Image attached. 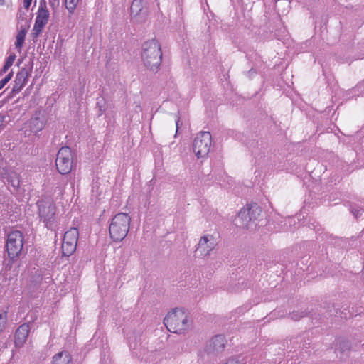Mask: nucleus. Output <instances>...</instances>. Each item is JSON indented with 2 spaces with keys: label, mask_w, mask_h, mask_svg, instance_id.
<instances>
[{
  "label": "nucleus",
  "mask_w": 364,
  "mask_h": 364,
  "mask_svg": "<svg viewBox=\"0 0 364 364\" xmlns=\"http://www.w3.org/2000/svg\"><path fill=\"white\" fill-rule=\"evenodd\" d=\"M342 314H343V316H340L341 318H347V314L346 313L342 312Z\"/></svg>",
  "instance_id": "33"
},
{
  "label": "nucleus",
  "mask_w": 364,
  "mask_h": 364,
  "mask_svg": "<svg viewBox=\"0 0 364 364\" xmlns=\"http://www.w3.org/2000/svg\"><path fill=\"white\" fill-rule=\"evenodd\" d=\"M332 309H333V313H332V309L329 310V315L330 316H332V315H335V316H337V314L338 313V310L337 309H335L334 307L332 306Z\"/></svg>",
  "instance_id": "30"
},
{
  "label": "nucleus",
  "mask_w": 364,
  "mask_h": 364,
  "mask_svg": "<svg viewBox=\"0 0 364 364\" xmlns=\"http://www.w3.org/2000/svg\"><path fill=\"white\" fill-rule=\"evenodd\" d=\"M80 0H65V5L70 13L76 9Z\"/></svg>",
  "instance_id": "22"
},
{
  "label": "nucleus",
  "mask_w": 364,
  "mask_h": 364,
  "mask_svg": "<svg viewBox=\"0 0 364 364\" xmlns=\"http://www.w3.org/2000/svg\"><path fill=\"white\" fill-rule=\"evenodd\" d=\"M32 0H23V7L26 9H28L31 4Z\"/></svg>",
  "instance_id": "28"
},
{
  "label": "nucleus",
  "mask_w": 364,
  "mask_h": 364,
  "mask_svg": "<svg viewBox=\"0 0 364 364\" xmlns=\"http://www.w3.org/2000/svg\"><path fill=\"white\" fill-rule=\"evenodd\" d=\"M26 34V31L25 28H23V29H21L20 31H18V33L16 36V41L15 42V46L17 49H18L19 51L21 50L23 44L24 43Z\"/></svg>",
  "instance_id": "20"
},
{
  "label": "nucleus",
  "mask_w": 364,
  "mask_h": 364,
  "mask_svg": "<svg viewBox=\"0 0 364 364\" xmlns=\"http://www.w3.org/2000/svg\"><path fill=\"white\" fill-rule=\"evenodd\" d=\"M30 331L29 325L23 323L21 325L15 332V346L17 348H21L23 346L27 340Z\"/></svg>",
  "instance_id": "16"
},
{
  "label": "nucleus",
  "mask_w": 364,
  "mask_h": 364,
  "mask_svg": "<svg viewBox=\"0 0 364 364\" xmlns=\"http://www.w3.org/2000/svg\"><path fill=\"white\" fill-rule=\"evenodd\" d=\"M216 242L213 235H205L202 237L196 250V252L199 256H208L210 252L215 248Z\"/></svg>",
  "instance_id": "12"
},
{
  "label": "nucleus",
  "mask_w": 364,
  "mask_h": 364,
  "mask_svg": "<svg viewBox=\"0 0 364 364\" xmlns=\"http://www.w3.org/2000/svg\"><path fill=\"white\" fill-rule=\"evenodd\" d=\"M38 214L45 226L53 230L55 228V205L50 200H41L38 203Z\"/></svg>",
  "instance_id": "7"
},
{
  "label": "nucleus",
  "mask_w": 364,
  "mask_h": 364,
  "mask_svg": "<svg viewBox=\"0 0 364 364\" xmlns=\"http://www.w3.org/2000/svg\"><path fill=\"white\" fill-rule=\"evenodd\" d=\"M131 218L128 214L120 213L112 219L109 228L111 238L114 241H122L127 235Z\"/></svg>",
  "instance_id": "2"
},
{
  "label": "nucleus",
  "mask_w": 364,
  "mask_h": 364,
  "mask_svg": "<svg viewBox=\"0 0 364 364\" xmlns=\"http://www.w3.org/2000/svg\"><path fill=\"white\" fill-rule=\"evenodd\" d=\"M4 122V117L0 115V127L2 126Z\"/></svg>",
  "instance_id": "32"
},
{
  "label": "nucleus",
  "mask_w": 364,
  "mask_h": 364,
  "mask_svg": "<svg viewBox=\"0 0 364 364\" xmlns=\"http://www.w3.org/2000/svg\"><path fill=\"white\" fill-rule=\"evenodd\" d=\"M46 279H51L50 277V274H48V275L46 277Z\"/></svg>",
  "instance_id": "36"
},
{
  "label": "nucleus",
  "mask_w": 364,
  "mask_h": 364,
  "mask_svg": "<svg viewBox=\"0 0 364 364\" xmlns=\"http://www.w3.org/2000/svg\"><path fill=\"white\" fill-rule=\"evenodd\" d=\"M249 213L245 208H242L238 213L237 216L235 219V225L244 229L250 230L251 231L256 230V225L248 221Z\"/></svg>",
  "instance_id": "15"
},
{
  "label": "nucleus",
  "mask_w": 364,
  "mask_h": 364,
  "mask_svg": "<svg viewBox=\"0 0 364 364\" xmlns=\"http://www.w3.org/2000/svg\"><path fill=\"white\" fill-rule=\"evenodd\" d=\"M41 280H42V277L41 278V279H38L37 282L41 283Z\"/></svg>",
  "instance_id": "37"
},
{
  "label": "nucleus",
  "mask_w": 364,
  "mask_h": 364,
  "mask_svg": "<svg viewBox=\"0 0 364 364\" xmlns=\"http://www.w3.org/2000/svg\"><path fill=\"white\" fill-rule=\"evenodd\" d=\"M72 358L67 351L57 353L53 358L52 364H71Z\"/></svg>",
  "instance_id": "18"
},
{
  "label": "nucleus",
  "mask_w": 364,
  "mask_h": 364,
  "mask_svg": "<svg viewBox=\"0 0 364 364\" xmlns=\"http://www.w3.org/2000/svg\"><path fill=\"white\" fill-rule=\"evenodd\" d=\"M8 320V314L6 311L0 313V333L5 329Z\"/></svg>",
  "instance_id": "23"
},
{
  "label": "nucleus",
  "mask_w": 364,
  "mask_h": 364,
  "mask_svg": "<svg viewBox=\"0 0 364 364\" xmlns=\"http://www.w3.org/2000/svg\"><path fill=\"white\" fill-rule=\"evenodd\" d=\"M73 154L68 146H63L60 149L55 159V166L60 174L69 173L73 164Z\"/></svg>",
  "instance_id": "6"
},
{
  "label": "nucleus",
  "mask_w": 364,
  "mask_h": 364,
  "mask_svg": "<svg viewBox=\"0 0 364 364\" xmlns=\"http://www.w3.org/2000/svg\"><path fill=\"white\" fill-rule=\"evenodd\" d=\"M6 251L11 260L15 261L23 254V236L21 232L14 230L7 237Z\"/></svg>",
  "instance_id": "4"
},
{
  "label": "nucleus",
  "mask_w": 364,
  "mask_h": 364,
  "mask_svg": "<svg viewBox=\"0 0 364 364\" xmlns=\"http://www.w3.org/2000/svg\"><path fill=\"white\" fill-rule=\"evenodd\" d=\"M340 348H341V350L344 351L346 350H349L350 344L348 341H343L340 343Z\"/></svg>",
  "instance_id": "26"
},
{
  "label": "nucleus",
  "mask_w": 364,
  "mask_h": 364,
  "mask_svg": "<svg viewBox=\"0 0 364 364\" xmlns=\"http://www.w3.org/2000/svg\"><path fill=\"white\" fill-rule=\"evenodd\" d=\"M13 72L11 71L4 79L0 80V90L2 89L11 79Z\"/></svg>",
  "instance_id": "25"
},
{
  "label": "nucleus",
  "mask_w": 364,
  "mask_h": 364,
  "mask_svg": "<svg viewBox=\"0 0 364 364\" xmlns=\"http://www.w3.org/2000/svg\"><path fill=\"white\" fill-rule=\"evenodd\" d=\"M29 75L30 72L26 68H21V70L17 73L14 84L11 90L12 95L18 93L22 90L27 83Z\"/></svg>",
  "instance_id": "14"
},
{
  "label": "nucleus",
  "mask_w": 364,
  "mask_h": 364,
  "mask_svg": "<svg viewBox=\"0 0 364 364\" xmlns=\"http://www.w3.org/2000/svg\"><path fill=\"white\" fill-rule=\"evenodd\" d=\"M211 144V134L209 132H200L194 138L193 151L198 159L204 158L209 154Z\"/></svg>",
  "instance_id": "5"
},
{
  "label": "nucleus",
  "mask_w": 364,
  "mask_h": 364,
  "mask_svg": "<svg viewBox=\"0 0 364 364\" xmlns=\"http://www.w3.org/2000/svg\"><path fill=\"white\" fill-rule=\"evenodd\" d=\"M361 210H358L355 208H351V213L355 218H358L361 215Z\"/></svg>",
  "instance_id": "27"
},
{
  "label": "nucleus",
  "mask_w": 364,
  "mask_h": 364,
  "mask_svg": "<svg viewBox=\"0 0 364 364\" xmlns=\"http://www.w3.org/2000/svg\"><path fill=\"white\" fill-rule=\"evenodd\" d=\"M226 345V339L223 335H216L207 343L205 348L208 355H217L222 353Z\"/></svg>",
  "instance_id": "11"
},
{
  "label": "nucleus",
  "mask_w": 364,
  "mask_h": 364,
  "mask_svg": "<svg viewBox=\"0 0 364 364\" xmlns=\"http://www.w3.org/2000/svg\"><path fill=\"white\" fill-rule=\"evenodd\" d=\"M79 232L76 228H71L65 232L62 244V253L63 256L69 257L76 250Z\"/></svg>",
  "instance_id": "8"
},
{
  "label": "nucleus",
  "mask_w": 364,
  "mask_h": 364,
  "mask_svg": "<svg viewBox=\"0 0 364 364\" xmlns=\"http://www.w3.org/2000/svg\"><path fill=\"white\" fill-rule=\"evenodd\" d=\"M8 182L11 185L14 191H17L21 184L19 175L16 173L10 174L8 178Z\"/></svg>",
  "instance_id": "19"
},
{
  "label": "nucleus",
  "mask_w": 364,
  "mask_h": 364,
  "mask_svg": "<svg viewBox=\"0 0 364 364\" xmlns=\"http://www.w3.org/2000/svg\"><path fill=\"white\" fill-rule=\"evenodd\" d=\"M244 208L249 213L248 221L254 223L257 228L259 225V218L262 213L261 208L257 203H253L246 205Z\"/></svg>",
  "instance_id": "17"
},
{
  "label": "nucleus",
  "mask_w": 364,
  "mask_h": 364,
  "mask_svg": "<svg viewBox=\"0 0 364 364\" xmlns=\"http://www.w3.org/2000/svg\"><path fill=\"white\" fill-rule=\"evenodd\" d=\"M44 127V122L39 117H32L22 128L21 134L30 136L32 134H36Z\"/></svg>",
  "instance_id": "13"
},
{
  "label": "nucleus",
  "mask_w": 364,
  "mask_h": 364,
  "mask_svg": "<svg viewBox=\"0 0 364 364\" xmlns=\"http://www.w3.org/2000/svg\"><path fill=\"white\" fill-rule=\"evenodd\" d=\"M164 323L170 332L182 333L188 328L187 316L182 309H176L169 312Z\"/></svg>",
  "instance_id": "3"
},
{
  "label": "nucleus",
  "mask_w": 364,
  "mask_h": 364,
  "mask_svg": "<svg viewBox=\"0 0 364 364\" xmlns=\"http://www.w3.org/2000/svg\"><path fill=\"white\" fill-rule=\"evenodd\" d=\"M5 4V0H0V5L3 6Z\"/></svg>",
  "instance_id": "34"
},
{
  "label": "nucleus",
  "mask_w": 364,
  "mask_h": 364,
  "mask_svg": "<svg viewBox=\"0 0 364 364\" xmlns=\"http://www.w3.org/2000/svg\"><path fill=\"white\" fill-rule=\"evenodd\" d=\"M225 364H240L237 360L234 358L229 359Z\"/></svg>",
  "instance_id": "29"
},
{
  "label": "nucleus",
  "mask_w": 364,
  "mask_h": 364,
  "mask_svg": "<svg viewBox=\"0 0 364 364\" xmlns=\"http://www.w3.org/2000/svg\"><path fill=\"white\" fill-rule=\"evenodd\" d=\"M141 58L144 65L150 70H156L162 60L161 46L155 39L146 41L143 44Z\"/></svg>",
  "instance_id": "1"
},
{
  "label": "nucleus",
  "mask_w": 364,
  "mask_h": 364,
  "mask_svg": "<svg viewBox=\"0 0 364 364\" xmlns=\"http://www.w3.org/2000/svg\"><path fill=\"white\" fill-rule=\"evenodd\" d=\"M306 316V314L304 311H293L290 314V317L291 319L294 321H298L300 318L304 317Z\"/></svg>",
  "instance_id": "24"
},
{
  "label": "nucleus",
  "mask_w": 364,
  "mask_h": 364,
  "mask_svg": "<svg viewBox=\"0 0 364 364\" xmlns=\"http://www.w3.org/2000/svg\"><path fill=\"white\" fill-rule=\"evenodd\" d=\"M180 122V118L178 117H176V133L178 132V123Z\"/></svg>",
  "instance_id": "31"
},
{
  "label": "nucleus",
  "mask_w": 364,
  "mask_h": 364,
  "mask_svg": "<svg viewBox=\"0 0 364 364\" xmlns=\"http://www.w3.org/2000/svg\"><path fill=\"white\" fill-rule=\"evenodd\" d=\"M130 10L134 23L141 24L146 22L148 18L149 9L143 0H133Z\"/></svg>",
  "instance_id": "9"
},
{
  "label": "nucleus",
  "mask_w": 364,
  "mask_h": 364,
  "mask_svg": "<svg viewBox=\"0 0 364 364\" xmlns=\"http://www.w3.org/2000/svg\"><path fill=\"white\" fill-rule=\"evenodd\" d=\"M36 274H38V277H41V272H39L38 273V272H36Z\"/></svg>",
  "instance_id": "35"
},
{
  "label": "nucleus",
  "mask_w": 364,
  "mask_h": 364,
  "mask_svg": "<svg viewBox=\"0 0 364 364\" xmlns=\"http://www.w3.org/2000/svg\"><path fill=\"white\" fill-rule=\"evenodd\" d=\"M49 18V12L46 6H40L35 23L33 28L32 35L37 38L41 33L45 26L47 24Z\"/></svg>",
  "instance_id": "10"
},
{
  "label": "nucleus",
  "mask_w": 364,
  "mask_h": 364,
  "mask_svg": "<svg viewBox=\"0 0 364 364\" xmlns=\"http://www.w3.org/2000/svg\"><path fill=\"white\" fill-rule=\"evenodd\" d=\"M15 59V54H11L7 58L3 68L0 70V75H3L7 72L9 68L11 67V65H13Z\"/></svg>",
  "instance_id": "21"
}]
</instances>
